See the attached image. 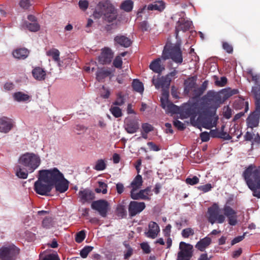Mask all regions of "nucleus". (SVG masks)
<instances>
[{
  "label": "nucleus",
  "mask_w": 260,
  "mask_h": 260,
  "mask_svg": "<svg viewBox=\"0 0 260 260\" xmlns=\"http://www.w3.org/2000/svg\"><path fill=\"white\" fill-rule=\"evenodd\" d=\"M149 25L146 21H143L140 24V28L143 31H148L149 29Z\"/></svg>",
  "instance_id": "774afa93"
},
{
  "label": "nucleus",
  "mask_w": 260,
  "mask_h": 260,
  "mask_svg": "<svg viewBox=\"0 0 260 260\" xmlns=\"http://www.w3.org/2000/svg\"><path fill=\"white\" fill-rule=\"evenodd\" d=\"M79 7L83 11L86 10L88 7V2L86 0H80L79 2Z\"/></svg>",
  "instance_id": "69168bd1"
},
{
  "label": "nucleus",
  "mask_w": 260,
  "mask_h": 260,
  "mask_svg": "<svg viewBox=\"0 0 260 260\" xmlns=\"http://www.w3.org/2000/svg\"><path fill=\"white\" fill-rule=\"evenodd\" d=\"M197 76L188 78L184 81V92L188 94L194 88L196 85Z\"/></svg>",
  "instance_id": "b1692460"
},
{
  "label": "nucleus",
  "mask_w": 260,
  "mask_h": 260,
  "mask_svg": "<svg viewBox=\"0 0 260 260\" xmlns=\"http://www.w3.org/2000/svg\"><path fill=\"white\" fill-rule=\"evenodd\" d=\"M93 15L96 18L102 17L105 21L111 23L116 20L118 12L110 1H103L98 4Z\"/></svg>",
  "instance_id": "20e7f679"
},
{
  "label": "nucleus",
  "mask_w": 260,
  "mask_h": 260,
  "mask_svg": "<svg viewBox=\"0 0 260 260\" xmlns=\"http://www.w3.org/2000/svg\"><path fill=\"white\" fill-rule=\"evenodd\" d=\"M181 234L184 238H186L194 235V230L190 228H186L182 230Z\"/></svg>",
  "instance_id": "3c124183"
},
{
  "label": "nucleus",
  "mask_w": 260,
  "mask_h": 260,
  "mask_svg": "<svg viewBox=\"0 0 260 260\" xmlns=\"http://www.w3.org/2000/svg\"><path fill=\"white\" fill-rule=\"evenodd\" d=\"M234 108L237 109H244V112H247L249 109L248 102L245 101L243 99H240L235 101L234 104Z\"/></svg>",
  "instance_id": "7c9ffc66"
},
{
  "label": "nucleus",
  "mask_w": 260,
  "mask_h": 260,
  "mask_svg": "<svg viewBox=\"0 0 260 260\" xmlns=\"http://www.w3.org/2000/svg\"><path fill=\"white\" fill-rule=\"evenodd\" d=\"M251 93L255 100V107L260 108V85H257L252 87Z\"/></svg>",
  "instance_id": "c756f323"
},
{
  "label": "nucleus",
  "mask_w": 260,
  "mask_h": 260,
  "mask_svg": "<svg viewBox=\"0 0 260 260\" xmlns=\"http://www.w3.org/2000/svg\"><path fill=\"white\" fill-rule=\"evenodd\" d=\"M142 128L144 132L149 133V132L153 131V127L150 124L148 123H143L142 125Z\"/></svg>",
  "instance_id": "bf43d9fd"
},
{
  "label": "nucleus",
  "mask_w": 260,
  "mask_h": 260,
  "mask_svg": "<svg viewBox=\"0 0 260 260\" xmlns=\"http://www.w3.org/2000/svg\"><path fill=\"white\" fill-rule=\"evenodd\" d=\"M34 78L39 81L44 80L46 78V71L41 67H35L32 71Z\"/></svg>",
  "instance_id": "a878e982"
},
{
  "label": "nucleus",
  "mask_w": 260,
  "mask_h": 260,
  "mask_svg": "<svg viewBox=\"0 0 260 260\" xmlns=\"http://www.w3.org/2000/svg\"><path fill=\"white\" fill-rule=\"evenodd\" d=\"M91 207L96 211H108L110 210L109 203L104 199L93 201L91 203Z\"/></svg>",
  "instance_id": "dca6fc26"
},
{
  "label": "nucleus",
  "mask_w": 260,
  "mask_h": 260,
  "mask_svg": "<svg viewBox=\"0 0 260 260\" xmlns=\"http://www.w3.org/2000/svg\"><path fill=\"white\" fill-rule=\"evenodd\" d=\"M260 118V108L255 107V110L251 113L247 119L248 127L253 128L258 126Z\"/></svg>",
  "instance_id": "2eb2a0df"
},
{
  "label": "nucleus",
  "mask_w": 260,
  "mask_h": 260,
  "mask_svg": "<svg viewBox=\"0 0 260 260\" xmlns=\"http://www.w3.org/2000/svg\"><path fill=\"white\" fill-rule=\"evenodd\" d=\"M212 186L210 183H207L204 185H200L197 187L198 189L204 193L209 191L212 188Z\"/></svg>",
  "instance_id": "603ef678"
},
{
  "label": "nucleus",
  "mask_w": 260,
  "mask_h": 260,
  "mask_svg": "<svg viewBox=\"0 0 260 260\" xmlns=\"http://www.w3.org/2000/svg\"><path fill=\"white\" fill-rule=\"evenodd\" d=\"M133 6L134 3L132 0H125L121 4L120 8L126 12H129L132 11Z\"/></svg>",
  "instance_id": "e433bc0d"
},
{
  "label": "nucleus",
  "mask_w": 260,
  "mask_h": 260,
  "mask_svg": "<svg viewBox=\"0 0 260 260\" xmlns=\"http://www.w3.org/2000/svg\"><path fill=\"white\" fill-rule=\"evenodd\" d=\"M132 87L133 89L138 92L142 93L144 91L143 84L138 79H134L133 80Z\"/></svg>",
  "instance_id": "ea45409f"
},
{
  "label": "nucleus",
  "mask_w": 260,
  "mask_h": 260,
  "mask_svg": "<svg viewBox=\"0 0 260 260\" xmlns=\"http://www.w3.org/2000/svg\"><path fill=\"white\" fill-rule=\"evenodd\" d=\"M161 58L165 60L171 59L175 63L181 64L183 62V57L180 44L177 43L174 45H166Z\"/></svg>",
  "instance_id": "423d86ee"
},
{
  "label": "nucleus",
  "mask_w": 260,
  "mask_h": 260,
  "mask_svg": "<svg viewBox=\"0 0 260 260\" xmlns=\"http://www.w3.org/2000/svg\"><path fill=\"white\" fill-rule=\"evenodd\" d=\"M174 125L180 131H183L185 128V125L180 121L176 120L173 121Z\"/></svg>",
  "instance_id": "e2e57ef3"
},
{
  "label": "nucleus",
  "mask_w": 260,
  "mask_h": 260,
  "mask_svg": "<svg viewBox=\"0 0 260 260\" xmlns=\"http://www.w3.org/2000/svg\"><path fill=\"white\" fill-rule=\"evenodd\" d=\"M93 247L90 246H86L84 247L80 251V255L83 258H86L88 253L91 252Z\"/></svg>",
  "instance_id": "de8ad7c7"
},
{
  "label": "nucleus",
  "mask_w": 260,
  "mask_h": 260,
  "mask_svg": "<svg viewBox=\"0 0 260 260\" xmlns=\"http://www.w3.org/2000/svg\"><path fill=\"white\" fill-rule=\"evenodd\" d=\"M152 81L156 89L160 88L162 89L169 88L171 79L169 77V75H167L166 76H162L156 79L153 78Z\"/></svg>",
  "instance_id": "f3484780"
},
{
  "label": "nucleus",
  "mask_w": 260,
  "mask_h": 260,
  "mask_svg": "<svg viewBox=\"0 0 260 260\" xmlns=\"http://www.w3.org/2000/svg\"><path fill=\"white\" fill-rule=\"evenodd\" d=\"M225 126L222 125L221 126V137H220V139H222L223 140H230L232 139V137L228 134L226 132H224Z\"/></svg>",
  "instance_id": "680f3d73"
},
{
  "label": "nucleus",
  "mask_w": 260,
  "mask_h": 260,
  "mask_svg": "<svg viewBox=\"0 0 260 260\" xmlns=\"http://www.w3.org/2000/svg\"><path fill=\"white\" fill-rule=\"evenodd\" d=\"M15 126L14 121L8 117L0 118V132L7 134Z\"/></svg>",
  "instance_id": "4468645a"
},
{
  "label": "nucleus",
  "mask_w": 260,
  "mask_h": 260,
  "mask_svg": "<svg viewBox=\"0 0 260 260\" xmlns=\"http://www.w3.org/2000/svg\"><path fill=\"white\" fill-rule=\"evenodd\" d=\"M226 214H225V216H227L229 218V223L230 224L232 225H235L236 224L237 221V217L235 215L236 212H226Z\"/></svg>",
  "instance_id": "37998d69"
},
{
  "label": "nucleus",
  "mask_w": 260,
  "mask_h": 260,
  "mask_svg": "<svg viewBox=\"0 0 260 260\" xmlns=\"http://www.w3.org/2000/svg\"><path fill=\"white\" fill-rule=\"evenodd\" d=\"M247 73L250 75L252 80L254 82L255 84H258L260 80V75L259 74H254L252 70L248 71Z\"/></svg>",
  "instance_id": "09e8293b"
},
{
  "label": "nucleus",
  "mask_w": 260,
  "mask_h": 260,
  "mask_svg": "<svg viewBox=\"0 0 260 260\" xmlns=\"http://www.w3.org/2000/svg\"><path fill=\"white\" fill-rule=\"evenodd\" d=\"M222 94V100L223 102L232 96L233 95L237 94L239 93V90L237 89H222L220 92Z\"/></svg>",
  "instance_id": "72a5a7b5"
},
{
  "label": "nucleus",
  "mask_w": 260,
  "mask_h": 260,
  "mask_svg": "<svg viewBox=\"0 0 260 260\" xmlns=\"http://www.w3.org/2000/svg\"><path fill=\"white\" fill-rule=\"evenodd\" d=\"M192 24V21L185 19L184 18H180L176 23L175 27V37L178 40V35L180 31L185 32L188 30Z\"/></svg>",
  "instance_id": "f8f14e48"
},
{
  "label": "nucleus",
  "mask_w": 260,
  "mask_h": 260,
  "mask_svg": "<svg viewBox=\"0 0 260 260\" xmlns=\"http://www.w3.org/2000/svg\"><path fill=\"white\" fill-rule=\"evenodd\" d=\"M106 164L103 159H99L96 161L93 169L96 171H103L106 169Z\"/></svg>",
  "instance_id": "a18cd8bd"
},
{
  "label": "nucleus",
  "mask_w": 260,
  "mask_h": 260,
  "mask_svg": "<svg viewBox=\"0 0 260 260\" xmlns=\"http://www.w3.org/2000/svg\"><path fill=\"white\" fill-rule=\"evenodd\" d=\"M111 74V71L102 68L99 69L96 74V78L99 82L102 81L105 78L110 76Z\"/></svg>",
  "instance_id": "473e14b6"
},
{
  "label": "nucleus",
  "mask_w": 260,
  "mask_h": 260,
  "mask_svg": "<svg viewBox=\"0 0 260 260\" xmlns=\"http://www.w3.org/2000/svg\"><path fill=\"white\" fill-rule=\"evenodd\" d=\"M26 28L30 31H37L40 29V25L37 22H26Z\"/></svg>",
  "instance_id": "c03bdc74"
},
{
  "label": "nucleus",
  "mask_w": 260,
  "mask_h": 260,
  "mask_svg": "<svg viewBox=\"0 0 260 260\" xmlns=\"http://www.w3.org/2000/svg\"><path fill=\"white\" fill-rule=\"evenodd\" d=\"M167 110L172 113H179L180 107H178L172 103L167 101Z\"/></svg>",
  "instance_id": "a19ab883"
},
{
  "label": "nucleus",
  "mask_w": 260,
  "mask_h": 260,
  "mask_svg": "<svg viewBox=\"0 0 260 260\" xmlns=\"http://www.w3.org/2000/svg\"><path fill=\"white\" fill-rule=\"evenodd\" d=\"M228 82V79L225 77H221L220 80H216L215 82V84L218 87L224 86Z\"/></svg>",
  "instance_id": "4d7b16f0"
},
{
  "label": "nucleus",
  "mask_w": 260,
  "mask_h": 260,
  "mask_svg": "<svg viewBox=\"0 0 260 260\" xmlns=\"http://www.w3.org/2000/svg\"><path fill=\"white\" fill-rule=\"evenodd\" d=\"M113 64L115 68L117 69H121L122 65V60L121 57L119 56H116L113 60Z\"/></svg>",
  "instance_id": "864d4df0"
},
{
  "label": "nucleus",
  "mask_w": 260,
  "mask_h": 260,
  "mask_svg": "<svg viewBox=\"0 0 260 260\" xmlns=\"http://www.w3.org/2000/svg\"><path fill=\"white\" fill-rule=\"evenodd\" d=\"M160 231L158 224L154 222H150L149 224V230L146 233L147 237L154 239Z\"/></svg>",
  "instance_id": "4be33fe9"
},
{
  "label": "nucleus",
  "mask_w": 260,
  "mask_h": 260,
  "mask_svg": "<svg viewBox=\"0 0 260 260\" xmlns=\"http://www.w3.org/2000/svg\"><path fill=\"white\" fill-rule=\"evenodd\" d=\"M85 237V233L84 231L78 232L76 236V241L78 243H81L83 241Z\"/></svg>",
  "instance_id": "6e6d98bb"
},
{
  "label": "nucleus",
  "mask_w": 260,
  "mask_h": 260,
  "mask_svg": "<svg viewBox=\"0 0 260 260\" xmlns=\"http://www.w3.org/2000/svg\"><path fill=\"white\" fill-rule=\"evenodd\" d=\"M142 183L143 180L141 175H137L131 184V186L132 187V189L131 190H135V191H136L138 189L141 187Z\"/></svg>",
  "instance_id": "f704fd0d"
},
{
  "label": "nucleus",
  "mask_w": 260,
  "mask_h": 260,
  "mask_svg": "<svg viewBox=\"0 0 260 260\" xmlns=\"http://www.w3.org/2000/svg\"><path fill=\"white\" fill-rule=\"evenodd\" d=\"M192 248L191 245L181 242L179 245L180 251L178 253L177 260H189L192 255Z\"/></svg>",
  "instance_id": "9b49d317"
},
{
  "label": "nucleus",
  "mask_w": 260,
  "mask_h": 260,
  "mask_svg": "<svg viewBox=\"0 0 260 260\" xmlns=\"http://www.w3.org/2000/svg\"><path fill=\"white\" fill-rule=\"evenodd\" d=\"M41 162V158L39 155L34 153L26 152L21 155L19 159V163L28 169L29 173L36 170Z\"/></svg>",
  "instance_id": "39448f33"
},
{
  "label": "nucleus",
  "mask_w": 260,
  "mask_h": 260,
  "mask_svg": "<svg viewBox=\"0 0 260 260\" xmlns=\"http://www.w3.org/2000/svg\"><path fill=\"white\" fill-rule=\"evenodd\" d=\"M165 8V3L162 1H156L148 5H145L139 9L137 13L138 18L142 17V14H145L147 18L149 11L162 12Z\"/></svg>",
  "instance_id": "1a4fd4ad"
},
{
  "label": "nucleus",
  "mask_w": 260,
  "mask_h": 260,
  "mask_svg": "<svg viewBox=\"0 0 260 260\" xmlns=\"http://www.w3.org/2000/svg\"><path fill=\"white\" fill-rule=\"evenodd\" d=\"M114 42L115 46L124 48H128L132 44V41L129 38L120 34L114 37Z\"/></svg>",
  "instance_id": "6ab92c4d"
},
{
  "label": "nucleus",
  "mask_w": 260,
  "mask_h": 260,
  "mask_svg": "<svg viewBox=\"0 0 260 260\" xmlns=\"http://www.w3.org/2000/svg\"><path fill=\"white\" fill-rule=\"evenodd\" d=\"M209 221L213 224L215 222L222 223L225 219V215L222 212H209L208 216Z\"/></svg>",
  "instance_id": "412c9836"
},
{
  "label": "nucleus",
  "mask_w": 260,
  "mask_h": 260,
  "mask_svg": "<svg viewBox=\"0 0 260 260\" xmlns=\"http://www.w3.org/2000/svg\"><path fill=\"white\" fill-rule=\"evenodd\" d=\"M52 223L53 222L51 218H45L42 222L43 226L47 229L49 228L52 226Z\"/></svg>",
  "instance_id": "0e129e2a"
},
{
  "label": "nucleus",
  "mask_w": 260,
  "mask_h": 260,
  "mask_svg": "<svg viewBox=\"0 0 260 260\" xmlns=\"http://www.w3.org/2000/svg\"><path fill=\"white\" fill-rule=\"evenodd\" d=\"M124 103V99L123 96L121 93H118L117 94V98L116 101L113 103V104L117 106H121Z\"/></svg>",
  "instance_id": "5fc2aeb1"
},
{
  "label": "nucleus",
  "mask_w": 260,
  "mask_h": 260,
  "mask_svg": "<svg viewBox=\"0 0 260 260\" xmlns=\"http://www.w3.org/2000/svg\"><path fill=\"white\" fill-rule=\"evenodd\" d=\"M212 240L211 238L207 236L197 242L195 247L201 251H204L211 244Z\"/></svg>",
  "instance_id": "393cba45"
},
{
  "label": "nucleus",
  "mask_w": 260,
  "mask_h": 260,
  "mask_svg": "<svg viewBox=\"0 0 260 260\" xmlns=\"http://www.w3.org/2000/svg\"><path fill=\"white\" fill-rule=\"evenodd\" d=\"M161 59L160 58H157L153 60L149 65V68L152 70L154 72L156 73H160L163 70H165V68L161 64Z\"/></svg>",
  "instance_id": "bb28decb"
},
{
  "label": "nucleus",
  "mask_w": 260,
  "mask_h": 260,
  "mask_svg": "<svg viewBox=\"0 0 260 260\" xmlns=\"http://www.w3.org/2000/svg\"><path fill=\"white\" fill-rule=\"evenodd\" d=\"M78 198L79 201L84 204L93 200L95 198V194L90 189L85 188L79 191Z\"/></svg>",
  "instance_id": "a211bd4d"
},
{
  "label": "nucleus",
  "mask_w": 260,
  "mask_h": 260,
  "mask_svg": "<svg viewBox=\"0 0 260 260\" xmlns=\"http://www.w3.org/2000/svg\"><path fill=\"white\" fill-rule=\"evenodd\" d=\"M39 175H41L47 182H48L52 186L54 184L63 178V174L56 168H53L49 170H42L39 171Z\"/></svg>",
  "instance_id": "0eeeda50"
},
{
  "label": "nucleus",
  "mask_w": 260,
  "mask_h": 260,
  "mask_svg": "<svg viewBox=\"0 0 260 260\" xmlns=\"http://www.w3.org/2000/svg\"><path fill=\"white\" fill-rule=\"evenodd\" d=\"M199 178L197 176H194L192 178H187L185 180V182L187 184L194 185L199 183Z\"/></svg>",
  "instance_id": "8fccbe9b"
},
{
  "label": "nucleus",
  "mask_w": 260,
  "mask_h": 260,
  "mask_svg": "<svg viewBox=\"0 0 260 260\" xmlns=\"http://www.w3.org/2000/svg\"><path fill=\"white\" fill-rule=\"evenodd\" d=\"M28 169L26 168H22L21 166H18L16 168V175L19 178L26 179L28 176Z\"/></svg>",
  "instance_id": "c9c22d12"
},
{
  "label": "nucleus",
  "mask_w": 260,
  "mask_h": 260,
  "mask_svg": "<svg viewBox=\"0 0 260 260\" xmlns=\"http://www.w3.org/2000/svg\"><path fill=\"white\" fill-rule=\"evenodd\" d=\"M20 252V249L14 244H7L0 248L1 260H15Z\"/></svg>",
  "instance_id": "6e6552de"
},
{
  "label": "nucleus",
  "mask_w": 260,
  "mask_h": 260,
  "mask_svg": "<svg viewBox=\"0 0 260 260\" xmlns=\"http://www.w3.org/2000/svg\"><path fill=\"white\" fill-rule=\"evenodd\" d=\"M40 259L41 260H60L57 254H48L44 257L40 256Z\"/></svg>",
  "instance_id": "13d9d810"
},
{
  "label": "nucleus",
  "mask_w": 260,
  "mask_h": 260,
  "mask_svg": "<svg viewBox=\"0 0 260 260\" xmlns=\"http://www.w3.org/2000/svg\"><path fill=\"white\" fill-rule=\"evenodd\" d=\"M29 53V51L26 48H18L13 52V55L16 58L24 59L28 56Z\"/></svg>",
  "instance_id": "cd10ccee"
},
{
  "label": "nucleus",
  "mask_w": 260,
  "mask_h": 260,
  "mask_svg": "<svg viewBox=\"0 0 260 260\" xmlns=\"http://www.w3.org/2000/svg\"><path fill=\"white\" fill-rule=\"evenodd\" d=\"M112 115L116 118H119L122 115L121 110L118 107H113L110 109Z\"/></svg>",
  "instance_id": "49530a36"
},
{
  "label": "nucleus",
  "mask_w": 260,
  "mask_h": 260,
  "mask_svg": "<svg viewBox=\"0 0 260 260\" xmlns=\"http://www.w3.org/2000/svg\"><path fill=\"white\" fill-rule=\"evenodd\" d=\"M46 54L48 56H51L53 59L56 62H59L60 60L59 50L55 48L51 49L46 52Z\"/></svg>",
  "instance_id": "4c0bfd02"
},
{
  "label": "nucleus",
  "mask_w": 260,
  "mask_h": 260,
  "mask_svg": "<svg viewBox=\"0 0 260 260\" xmlns=\"http://www.w3.org/2000/svg\"><path fill=\"white\" fill-rule=\"evenodd\" d=\"M145 208L144 202L131 201L128 206V211H142Z\"/></svg>",
  "instance_id": "c85d7f7f"
},
{
  "label": "nucleus",
  "mask_w": 260,
  "mask_h": 260,
  "mask_svg": "<svg viewBox=\"0 0 260 260\" xmlns=\"http://www.w3.org/2000/svg\"><path fill=\"white\" fill-rule=\"evenodd\" d=\"M203 102L201 105H205L208 113H206L208 118H210L211 123L216 126L218 116L215 115L216 107L223 102L222 94L220 92H217L214 90H209L203 98Z\"/></svg>",
  "instance_id": "f03ea898"
},
{
  "label": "nucleus",
  "mask_w": 260,
  "mask_h": 260,
  "mask_svg": "<svg viewBox=\"0 0 260 260\" xmlns=\"http://www.w3.org/2000/svg\"><path fill=\"white\" fill-rule=\"evenodd\" d=\"M99 187L95 189L96 193H103L106 194L107 192V184L102 181H98Z\"/></svg>",
  "instance_id": "79ce46f5"
},
{
  "label": "nucleus",
  "mask_w": 260,
  "mask_h": 260,
  "mask_svg": "<svg viewBox=\"0 0 260 260\" xmlns=\"http://www.w3.org/2000/svg\"><path fill=\"white\" fill-rule=\"evenodd\" d=\"M113 57V53L109 48H105L99 57V61L102 64H109Z\"/></svg>",
  "instance_id": "aec40b11"
},
{
  "label": "nucleus",
  "mask_w": 260,
  "mask_h": 260,
  "mask_svg": "<svg viewBox=\"0 0 260 260\" xmlns=\"http://www.w3.org/2000/svg\"><path fill=\"white\" fill-rule=\"evenodd\" d=\"M205 105L201 103H184L180 109V115L181 118L190 117V120H194L198 116L197 121L202 126L207 129H210L214 127L211 123L210 118H208L206 113H208Z\"/></svg>",
  "instance_id": "f257e3e1"
},
{
  "label": "nucleus",
  "mask_w": 260,
  "mask_h": 260,
  "mask_svg": "<svg viewBox=\"0 0 260 260\" xmlns=\"http://www.w3.org/2000/svg\"><path fill=\"white\" fill-rule=\"evenodd\" d=\"M69 182L64 178L63 176V178L57 182H56L54 186H55L56 190L60 193H63L66 191L69 188Z\"/></svg>",
  "instance_id": "5701e85b"
},
{
  "label": "nucleus",
  "mask_w": 260,
  "mask_h": 260,
  "mask_svg": "<svg viewBox=\"0 0 260 260\" xmlns=\"http://www.w3.org/2000/svg\"><path fill=\"white\" fill-rule=\"evenodd\" d=\"M222 47L228 53H232L233 51V46L227 42H223Z\"/></svg>",
  "instance_id": "338daca9"
},
{
  "label": "nucleus",
  "mask_w": 260,
  "mask_h": 260,
  "mask_svg": "<svg viewBox=\"0 0 260 260\" xmlns=\"http://www.w3.org/2000/svg\"><path fill=\"white\" fill-rule=\"evenodd\" d=\"M124 127L127 133L134 134L138 130L139 124L136 118L127 117L124 120Z\"/></svg>",
  "instance_id": "ddd939ff"
},
{
  "label": "nucleus",
  "mask_w": 260,
  "mask_h": 260,
  "mask_svg": "<svg viewBox=\"0 0 260 260\" xmlns=\"http://www.w3.org/2000/svg\"><path fill=\"white\" fill-rule=\"evenodd\" d=\"M242 176L254 197L260 198V166L251 164L242 174Z\"/></svg>",
  "instance_id": "7ed1b4c3"
},
{
  "label": "nucleus",
  "mask_w": 260,
  "mask_h": 260,
  "mask_svg": "<svg viewBox=\"0 0 260 260\" xmlns=\"http://www.w3.org/2000/svg\"><path fill=\"white\" fill-rule=\"evenodd\" d=\"M131 198L134 200H149L150 198L148 197L147 194H145L144 191L143 189L140 190L139 192H136L135 190L131 191Z\"/></svg>",
  "instance_id": "2f4dec72"
},
{
  "label": "nucleus",
  "mask_w": 260,
  "mask_h": 260,
  "mask_svg": "<svg viewBox=\"0 0 260 260\" xmlns=\"http://www.w3.org/2000/svg\"><path fill=\"white\" fill-rule=\"evenodd\" d=\"M15 101L17 102L26 101L29 100L30 96L22 92L18 91L13 94Z\"/></svg>",
  "instance_id": "58836bf2"
},
{
  "label": "nucleus",
  "mask_w": 260,
  "mask_h": 260,
  "mask_svg": "<svg viewBox=\"0 0 260 260\" xmlns=\"http://www.w3.org/2000/svg\"><path fill=\"white\" fill-rule=\"evenodd\" d=\"M53 186L47 182V181L41 175H39L38 180L34 184L35 191L40 195L46 196L51 191Z\"/></svg>",
  "instance_id": "9d476101"
},
{
  "label": "nucleus",
  "mask_w": 260,
  "mask_h": 260,
  "mask_svg": "<svg viewBox=\"0 0 260 260\" xmlns=\"http://www.w3.org/2000/svg\"><path fill=\"white\" fill-rule=\"evenodd\" d=\"M221 134V128L219 130L218 129H212L210 131V136L212 138H220Z\"/></svg>",
  "instance_id": "052dcab7"
}]
</instances>
